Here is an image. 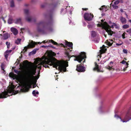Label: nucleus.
<instances>
[{
  "mask_svg": "<svg viewBox=\"0 0 131 131\" xmlns=\"http://www.w3.org/2000/svg\"><path fill=\"white\" fill-rule=\"evenodd\" d=\"M126 34V33L124 32L123 33V34L122 35V38L124 39L125 38V34Z\"/></svg>",
  "mask_w": 131,
  "mask_h": 131,
  "instance_id": "nucleus-43",
  "label": "nucleus"
},
{
  "mask_svg": "<svg viewBox=\"0 0 131 131\" xmlns=\"http://www.w3.org/2000/svg\"><path fill=\"white\" fill-rule=\"evenodd\" d=\"M95 67L94 68L93 70L95 71L97 70L98 72H100L101 67L97 64L96 62H95Z\"/></svg>",
  "mask_w": 131,
  "mask_h": 131,
  "instance_id": "nucleus-10",
  "label": "nucleus"
},
{
  "mask_svg": "<svg viewBox=\"0 0 131 131\" xmlns=\"http://www.w3.org/2000/svg\"><path fill=\"white\" fill-rule=\"evenodd\" d=\"M26 19L27 21L30 22L31 20V19L29 17H27L26 18Z\"/></svg>",
  "mask_w": 131,
  "mask_h": 131,
  "instance_id": "nucleus-27",
  "label": "nucleus"
},
{
  "mask_svg": "<svg viewBox=\"0 0 131 131\" xmlns=\"http://www.w3.org/2000/svg\"><path fill=\"white\" fill-rule=\"evenodd\" d=\"M121 63L124 64H128V63L126 61L124 60H123Z\"/></svg>",
  "mask_w": 131,
  "mask_h": 131,
  "instance_id": "nucleus-36",
  "label": "nucleus"
},
{
  "mask_svg": "<svg viewBox=\"0 0 131 131\" xmlns=\"http://www.w3.org/2000/svg\"><path fill=\"white\" fill-rule=\"evenodd\" d=\"M49 42H51L54 45H57V46H61V47H63L64 48H66V46L64 45L62 43H60V44H58V43L54 41L52 39L49 40Z\"/></svg>",
  "mask_w": 131,
  "mask_h": 131,
  "instance_id": "nucleus-9",
  "label": "nucleus"
},
{
  "mask_svg": "<svg viewBox=\"0 0 131 131\" xmlns=\"http://www.w3.org/2000/svg\"><path fill=\"white\" fill-rule=\"evenodd\" d=\"M101 21L102 22H103V19L101 20Z\"/></svg>",
  "mask_w": 131,
  "mask_h": 131,
  "instance_id": "nucleus-63",
  "label": "nucleus"
},
{
  "mask_svg": "<svg viewBox=\"0 0 131 131\" xmlns=\"http://www.w3.org/2000/svg\"><path fill=\"white\" fill-rule=\"evenodd\" d=\"M119 1L118 0H117L114 2V4L115 5H116L118 4L119 3Z\"/></svg>",
  "mask_w": 131,
  "mask_h": 131,
  "instance_id": "nucleus-39",
  "label": "nucleus"
},
{
  "mask_svg": "<svg viewBox=\"0 0 131 131\" xmlns=\"http://www.w3.org/2000/svg\"><path fill=\"white\" fill-rule=\"evenodd\" d=\"M12 51V50H7L6 51V52L5 53V54L6 53H7L9 54V53H11Z\"/></svg>",
  "mask_w": 131,
  "mask_h": 131,
  "instance_id": "nucleus-40",
  "label": "nucleus"
},
{
  "mask_svg": "<svg viewBox=\"0 0 131 131\" xmlns=\"http://www.w3.org/2000/svg\"><path fill=\"white\" fill-rule=\"evenodd\" d=\"M47 47V46H44V45H43V46H41V47L44 48H46V47Z\"/></svg>",
  "mask_w": 131,
  "mask_h": 131,
  "instance_id": "nucleus-53",
  "label": "nucleus"
},
{
  "mask_svg": "<svg viewBox=\"0 0 131 131\" xmlns=\"http://www.w3.org/2000/svg\"><path fill=\"white\" fill-rule=\"evenodd\" d=\"M107 44L109 46H110L112 45V43H111V42L108 41V40H106Z\"/></svg>",
  "mask_w": 131,
  "mask_h": 131,
  "instance_id": "nucleus-30",
  "label": "nucleus"
},
{
  "mask_svg": "<svg viewBox=\"0 0 131 131\" xmlns=\"http://www.w3.org/2000/svg\"><path fill=\"white\" fill-rule=\"evenodd\" d=\"M82 9L86 11L88 9V8H82Z\"/></svg>",
  "mask_w": 131,
  "mask_h": 131,
  "instance_id": "nucleus-51",
  "label": "nucleus"
},
{
  "mask_svg": "<svg viewBox=\"0 0 131 131\" xmlns=\"http://www.w3.org/2000/svg\"><path fill=\"white\" fill-rule=\"evenodd\" d=\"M123 42L122 41H121L120 42H119L118 43H116V45L117 46H120L123 44Z\"/></svg>",
  "mask_w": 131,
  "mask_h": 131,
  "instance_id": "nucleus-31",
  "label": "nucleus"
},
{
  "mask_svg": "<svg viewBox=\"0 0 131 131\" xmlns=\"http://www.w3.org/2000/svg\"><path fill=\"white\" fill-rule=\"evenodd\" d=\"M94 17L93 14L91 13H85L84 16V17L85 20L91 21L92 20Z\"/></svg>",
  "mask_w": 131,
  "mask_h": 131,
  "instance_id": "nucleus-8",
  "label": "nucleus"
},
{
  "mask_svg": "<svg viewBox=\"0 0 131 131\" xmlns=\"http://www.w3.org/2000/svg\"><path fill=\"white\" fill-rule=\"evenodd\" d=\"M46 4L45 3L43 4H42L41 5V8H43L45 7Z\"/></svg>",
  "mask_w": 131,
  "mask_h": 131,
  "instance_id": "nucleus-47",
  "label": "nucleus"
},
{
  "mask_svg": "<svg viewBox=\"0 0 131 131\" xmlns=\"http://www.w3.org/2000/svg\"><path fill=\"white\" fill-rule=\"evenodd\" d=\"M127 32H129V33L131 32V28H130L128 30H127Z\"/></svg>",
  "mask_w": 131,
  "mask_h": 131,
  "instance_id": "nucleus-49",
  "label": "nucleus"
},
{
  "mask_svg": "<svg viewBox=\"0 0 131 131\" xmlns=\"http://www.w3.org/2000/svg\"><path fill=\"white\" fill-rule=\"evenodd\" d=\"M41 42H38V44H41Z\"/></svg>",
  "mask_w": 131,
  "mask_h": 131,
  "instance_id": "nucleus-61",
  "label": "nucleus"
},
{
  "mask_svg": "<svg viewBox=\"0 0 131 131\" xmlns=\"http://www.w3.org/2000/svg\"><path fill=\"white\" fill-rule=\"evenodd\" d=\"M96 33L95 31H91V35L92 37H94L96 36Z\"/></svg>",
  "mask_w": 131,
  "mask_h": 131,
  "instance_id": "nucleus-19",
  "label": "nucleus"
},
{
  "mask_svg": "<svg viewBox=\"0 0 131 131\" xmlns=\"http://www.w3.org/2000/svg\"><path fill=\"white\" fill-rule=\"evenodd\" d=\"M125 14L126 16V18H128V15L126 13H125Z\"/></svg>",
  "mask_w": 131,
  "mask_h": 131,
  "instance_id": "nucleus-55",
  "label": "nucleus"
},
{
  "mask_svg": "<svg viewBox=\"0 0 131 131\" xmlns=\"http://www.w3.org/2000/svg\"><path fill=\"white\" fill-rule=\"evenodd\" d=\"M92 26L91 25H88V27L89 28H92Z\"/></svg>",
  "mask_w": 131,
  "mask_h": 131,
  "instance_id": "nucleus-46",
  "label": "nucleus"
},
{
  "mask_svg": "<svg viewBox=\"0 0 131 131\" xmlns=\"http://www.w3.org/2000/svg\"><path fill=\"white\" fill-rule=\"evenodd\" d=\"M9 55V54L7 53H5V57L6 59H7Z\"/></svg>",
  "mask_w": 131,
  "mask_h": 131,
  "instance_id": "nucleus-42",
  "label": "nucleus"
},
{
  "mask_svg": "<svg viewBox=\"0 0 131 131\" xmlns=\"http://www.w3.org/2000/svg\"><path fill=\"white\" fill-rule=\"evenodd\" d=\"M101 26L105 30L108 35L112 36L113 34L115 33L114 32L112 31L111 29V28H114L113 25L110 26L106 22H104V23H101Z\"/></svg>",
  "mask_w": 131,
  "mask_h": 131,
  "instance_id": "nucleus-6",
  "label": "nucleus"
},
{
  "mask_svg": "<svg viewBox=\"0 0 131 131\" xmlns=\"http://www.w3.org/2000/svg\"><path fill=\"white\" fill-rule=\"evenodd\" d=\"M11 31L15 35H16L18 33V31L17 29L14 27H12L10 29Z\"/></svg>",
  "mask_w": 131,
  "mask_h": 131,
  "instance_id": "nucleus-12",
  "label": "nucleus"
},
{
  "mask_svg": "<svg viewBox=\"0 0 131 131\" xmlns=\"http://www.w3.org/2000/svg\"><path fill=\"white\" fill-rule=\"evenodd\" d=\"M4 63H2L1 65V69L2 70L4 71Z\"/></svg>",
  "mask_w": 131,
  "mask_h": 131,
  "instance_id": "nucleus-33",
  "label": "nucleus"
},
{
  "mask_svg": "<svg viewBox=\"0 0 131 131\" xmlns=\"http://www.w3.org/2000/svg\"><path fill=\"white\" fill-rule=\"evenodd\" d=\"M115 117L117 118H119L121 121L123 122H126L131 119V107L128 110L127 113L125 116L124 118L122 119V117L119 116L118 115L115 114Z\"/></svg>",
  "mask_w": 131,
  "mask_h": 131,
  "instance_id": "nucleus-5",
  "label": "nucleus"
},
{
  "mask_svg": "<svg viewBox=\"0 0 131 131\" xmlns=\"http://www.w3.org/2000/svg\"><path fill=\"white\" fill-rule=\"evenodd\" d=\"M15 23L16 24H21V19L20 18H19L17 19H16V21L15 22Z\"/></svg>",
  "mask_w": 131,
  "mask_h": 131,
  "instance_id": "nucleus-18",
  "label": "nucleus"
},
{
  "mask_svg": "<svg viewBox=\"0 0 131 131\" xmlns=\"http://www.w3.org/2000/svg\"><path fill=\"white\" fill-rule=\"evenodd\" d=\"M29 90V85H28L27 86H25L24 88L23 89H21V90L23 92H28Z\"/></svg>",
  "mask_w": 131,
  "mask_h": 131,
  "instance_id": "nucleus-15",
  "label": "nucleus"
},
{
  "mask_svg": "<svg viewBox=\"0 0 131 131\" xmlns=\"http://www.w3.org/2000/svg\"><path fill=\"white\" fill-rule=\"evenodd\" d=\"M6 44L7 46V48H9L10 47V43L7 41L6 42Z\"/></svg>",
  "mask_w": 131,
  "mask_h": 131,
  "instance_id": "nucleus-28",
  "label": "nucleus"
},
{
  "mask_svg": "<svg viewBox=\"0 0 131 131\" xmlns=\"http://www.w3.org/2000/svg\"><path fill=\"white\" fill-rule=\"evenodd\" d=\"M45 41H46L45 40H44V41H43L42 42H43V43H46V42H47V41L46 42Z\"/></svg>",
  "mask_w": 131,
  "mask_h": 131,
  "instance_id": "nucleus-56",
  "label": "nucleus"
},
{
  "mask_svg": "<svg viewBox=\"0 0 131 131\" xmlns=\"http://www.w3.org/2000/svg\"><path fill=\"white\" fill-rule=\"evenodd\" d=\"M128 64H125V66L124 67V68L123 69V70H121L122 71H125L126 70V69L128 68Z\"/></svg>",
  "mask_w": 131,
  "mask_h": 131,
  "instance_id": "nucleus-20",
  "label": "nucleus"
},
{
  "mask_svg": "<svg viewBox=\"0 0 131 131\" xmlns=\"http://www.w3.org/2000/svg\"><path fill=\"white\" fill-rule=\"evenodd\" d=\"M28 62V61L27 60H25L23 61V63L25 64H27Z\"/></svg>",
  "mask_w": 131,
  "mask_h": 131,
  "instance_id": "nucleus-45",
  "label": "nucleus"
},
{
  "mask_svg": "<svg viewBox=\"0 0 131 131\" xmlns=\"http://www.w3.org/2000/svg\"><path fill=\"white\" fill-rule=\"evenodd\" d=\"M9 76L10 77L13 78L14 79L16 77V75L13 72H10L9 74Z\"/></svg>",
  "mask_w": 131,
  "mask_h": 131,
  "instance_id": "nucleus-17",
  "label": "nucleus"
},
{
  "mask_svg": "<svg viewBox=\"0 0 131 131\" xmlns=\"http://www.w3.org/2000/svg\"><path fill=\"white\" fill-rule=\"evenodd\" d=\"M120 20L121 23L123 24H125L126 23V20L125 18L121 16L120 18Z\"/></svg>",
  "mask_w": 131,
  "mask_h": 131,
  "instance_id": "nucleus-14",
  "label": "nucleus"
},
{
  "mask_svg": "<svg viewBox=\"0 0 131 131\" xmlns=\"http://www.w3.org/2000/svg\"><path fill=\"white\" fill-rule=\"evenodd\" d=\"M32 94L34 96H36V94H39V92L38 91H37L36 92L35 90H34L32 92Z\"/></svg>",
  "mask_w": 131,
  "mask_h": 131,
  "instance_id": "nucleus-26",
  "label": "nucleus"
},
{
  "mask_svg": "<svg viewBox=\"0 0 131 131\" xmlns=\"http://www.w3.org/2000/svg\"><path fill=\"white\" fill-rule=\"evenodd\" d=\"M120 11L121 12H123L124 11L122 9H121L120 10Z\"/></svg>",
  "mask_w": 131,
  "mask_h": 131,
  "instance_id": "nucleus-54",
  "label": "nucleus"
},
{
  "mask_svg": "<svg viewBox=\"0 0 131 131\" xmlns=\"http://www.w3.org/2000/svg\"><path fill=\"white\" fill-rule=\"evenodd\" d=\"M28 48V47H25L24 48V51L25 52H26L27 51V49Z\"/></svg>",
  "mask_w": 131,
  "mask_h": 131,
  "instance_id": "nucleus-41",
  "label": "nucleus"
},
{
  "mask_svg": "<svg viewBox=\"0 0 131 131\" xmlns=\"http://www.w3.org/2000/svg\"><path fill=\"white\" fill-rule=\"evenodd\" d=\"M65 45H66L69 47V48H70L71 49H72L73 48V43L72 42H68L67 41H66Z\"/></svg>",
  "mask_w": 131,
  "mask_h": 131,
  "instance_id": "nucleus-13",
  "label": "nucleus"
},
{
  "mask_svg": "<svg viewBox=\"0 0 131 131\" xmlns=\"http://www.w3.org/2000/svg\"><path fill=\"white\" fill-rule=\"evenodd\" d=\"M104 35L105 37V38H106V35L105 34Z\"/></svg>",
  "mask_w": 131,
  "mask_h": 131,
  "instance_id": "nucleus-62",
  "label": "nucleus"
},
{
  "mask_svg": "<svg viewBox=\"0 0 131 131\" xmlns=\"http://www.w3.org/2000/svg\"><path fill=\"white\" fill-rule=\"evenodd\" d=\"M36 86H33V88H34Z\"/></svg>",
  "mask_w": 131,
  "mask_h": 131,
  "instance_id": "nucleus-64",
  "label": "nucleus"
},
{
  "mask_svg": "<svg viewBox=\"0 0 131 131\" xmlns=\"http://www.w3.org/2000/svg\"><path fill=\"white\" fill-rule=\"evenodd\" d=\"M105 6L104 5L102 6L101 7L99 8L100 10H102L103 9L104 7H105Z\"/></svg>",
  "mask_w": 131,
  "mask_h": 131,
  "instance_id": "nucleus-44",
  "label": "nucleus"
},
{
  "mask_svg": "<svg viewBox=\"0 0 131 131\" xmlns=\"http://www.w3.org/2000/svg\"><path fill=\"white\" fill-rule=\"evenodd\" d=\"M112 7L115 9H117L118 8V6H117L116 5H112Z\"/></svg>",
  "mask_w": 131,
  "mask_h": 131,
  "instance_id": "nucleus-35",
  "label": "nucleus"
},
{
  "mask_svg": "<svg viewBox=\"0 0 131 131\" xmlns=\"http://www.w3.org/2000/svg\"><path fill=\"white\" fill-rule=\"evenodd\" d=\"M45 16L46 17L48 16L49 18L50 21L47 23L42 21L38 23L37 30L38 32L44 33L46 31H52L53 30L52 27V24L53 21L52 13L48 14L47 15H45Z\"/></svg>",
  "mask_w": 131,
  "mask_h": 131,
  "instance_id": "nucleus-3",
  "label": "nucleus"
},
{
  "mask_svg": "<svg viewBox=\"0 0 131 131\" xmlns=\"http://www.w3.org/2000/svg\"><path fill=\"white\" fill-rule=\"evenodd\" d=\"M123 51L125 53H127V51L126 50L124 49L123 50Z\"/></svg>",
  "mask_w": 131,
  "mask_h": 131,
  "instance_id": "nucleus-50",
  "label": "nucleus"
},
{
  "mask_svg": "<svg viewBox=\"0 0 131 131\" xmlns=\"http://www.w3.org/2000/svg\"><path fill=\"white\" fill-rule=\"evenodd\" d=\"M10 6L11 7H13L14 6V2L13 0H11L10 2Z\"/></svg>",
  "mask_w": 131,
  "mask_h": 131,
  "instance_id": "nucleus-22",
  "label": "nucleus"
},
{
  "mask_svg": "<svg viewBox=\"0 0 131 131\" xmlns=\"http://www.w3.org/2000/svg\"><path fill=\"white\" fill-rule=\"evenodd\" d=\"M24 29H25L24 28H21V30H24Z\"/></svg>",
  "mask_w": 131,
  "mask_h": 131,
  "instance_id": "nucleus-58",
  "label": "nucleus"
},
{
  "mask_svg": "<svg viewBox=\"0 0 131 131\" xmlns=\"http://www.w3.org/2000/svg\"><path fill=\"white\" fill-rule=\"evenodd\" d=\"M10 37V35L7 33L4 34L2 37V39L3 40H6L8 39Z\"/></svg>",
  "mask_w": 131,
  "mask_h": 131,
  "instance_id": "nucleus-11",
  "label": "nucleus"
},
{
  "mask_svg": "<svg viewBox=\"0 0 131 131\" xmlns=\"http://www.w3.org/2000/svg\"><path fill=\"white\" fill-rule=\"evenodd\" d=\"M41 64L45 68H50L48 65L53 66V67L56 68L58 66L59 70L61 72H65L66 71V67L65 64L61 61H57V62L50 61L46 57H45L44 60L42 61Z\"/></svg>",
  "mask_w": 131,
  "mask_h": 131,
  "instance_id": "nucleus-2",
  "label": "nucleus"
},
{
  "mask_svg": "<svg viewBox=\"0 0 131 131\" xmlns=\"http://www.w3.org/2000/svg\"><path fill=\"white\" fill-rule=\"evenodd\" d=\"M21 39H17V40L15 41V43L16 44L18 45L20 43L21 41Z\"/></svg>",
  "mask_w": 131,
  "mask_h": 131,
  "instance_id": "nucleus-24",
  "label": "nucleus"
},
{
  "mask_svg": "<svg viewBox=\"0 0 131 131\" xmlns=\"http://www.w3.org/2000/svg\"><path fill=\"white\" fill-rule=\"evenodd\" d=\"M106 50V49H101L100 50V52L101 53H104L105 52V51Z\"/></svg>",
  "mask_w": 131,
  "mask_h": 131,
  "instance_id": "nucleus-38",
  "label": "nucleus"
},
{
  "mask_svg": "<svg viewBox=\"0 0 131 131\" xmlns=\"http://www.w3.org/2000/svg\"><path fill=\"white\" fill-rule=\"evenodd\" d=\"M14 91H15L13 89H11L7 90V91H4L1 93H0V99L6 98L7 97L6 96H9V95H8L9 93L10 94H11L10 95H11L13 94H16L18 93V92H16V91H15V92H16L15 93Z\"/></svg>",
  "mask_w": 131,
  "mask_h": 131,
  "instance_id": "nucleus-7",
  "label": "nucleus"
},
{
  "mask_svg": "<svg viewBox=\"0 0 131 131\" xmlns=\"http://www.w3.org/2000/svg\"><path fill=\"white\" fill-rule=\"evenodd\" d=\"M36 52V50H33L32 51L30 52L29 53V54L30 55V54H35Z\"/></svg>",
  "mask_w": 131,
  "mask_h": 131,
  "instance_id": "nucleus-29",
  "label": "nucleus"
},
{
  "mask_svg": "<svg viewBox=\"0 0 131 131\" xmlns=\"http://www.w3.org/2000/svg\"><path fill=\"white\" fill-rule=\"evenodd\" d=\"M36 68L34 66H30L27 73V77L26 78V79L29 81L33 80L35 83H36L37 80L39 78L40 72H38V75L37 76H34V75L36 73Z\"/></svg>",
  "mask_w": 131,
  "mask_h": 131,
  "instance_id": "nucleus-4",
  "label": "nucleus"
},
{
  "mask_svg": "<svg viewBox=\"0 0 131 131\" xmlns=\"http://www.w3.org/2000/svg\"><path fill=\"white\" fill-rule=\"evenodd\" d=\"M49 54L52 57L54 56H55L56 55V54L54 53L53 52H52V53H50Z\"/></svg>",
  "mask_w": 131,
  "mask_h": 131,
  "instance_id": "nucleus-37",
  "label": "nucleus"
},
{
  "mask_svg": "<svg viewBox=\"0 0 131 131\" xmlns=\"http://www.w3.org/2000/svg\"><path fill=\"white\" fill-rule=\"evenodd\" d=\"M106 68L110 70L112 69V68L111 67H110V66H108V67H107Z\"/></svg>",
  "mask_w": 131,
  "mask_h": 131,
  "instance_id": "nucleus-48",
  "label": "nucleus"
},
{
  "mask_svg": "<svg viewBox=\"0 0 131 131\" xmlns=\"http://www.w3.org/2000/svg\"><path fill=\"white\" fill-rule=\"evenodd\" d=\"M113 25L114 26H117L116 24L115 23H113Z\"/></svg>",
  "mask_w": 131,
  "mask_h": 131,
  "instance_id": "nucleus-52",
  "label": "nucleus"
},
{
  "mask_svg": "<svg viewBox=\"0 0 131 131\" xmlns=\"http://www.w3.org/2000/svg\"><path fill=\"white\" fill-rule=\"evenodd\" d=\"M42 65V64H41V62L39 64L37 65H36V66H34L36 67V69L37 68L40 69V70L41 69V65Z\"/></svg>",
  "mask_w": 131,
  "mask_h": 131,
  "instance_id": "nucleus-21",
  "label": "nucleus"
},
{
  "mask_svg": "<svg viewBox=\"0 0 131 131\" xmlns=\"http://www.w3.org/2000/svg\"><path fill=\"white\" fill-rule=\"evenodd\" d=\"M35 42H34L32 40L28 46L30 48H34L35 46Z\"/></svg>",
  "mask_w": 131,
  "mask_h": 131,
  "instance_id": "nucleus-16",
  "label": "nucleus"
},
{
  "mask_svg": "<svg viewBox=\"0 0 131 131\" xmlns=\"http://www.w3.org/2000/svg\"><path fill=\"white\" fill-rule=\"evenodd\" d=\"M13 21V19L12 18H9L8 20V23L9 24H11L12 23Z\"/></svg>",
  "mask_w": 131,
  "mask_h": 131,
  "instance_id": "nucleus-23",
  "label": "nucleus"
},
{
  "mask_svg": "<svg viewBox=\"0 0 131 131\" xmlns=\"http://www.w3.org/2000/svg\"><path fill=\"white\" fill-rule=\"evenodd\" d=\"M129 27V26L127 24L124 25L122 26V28L124 29H127Z\"/></svg>",
  "mask_w": 131,
  "mask_h": 131,
  "instance_id": "nucleus-25",
  "label": "nucleus"
},
{
  "mask_svg": "<svg viewBox=\"0 0 131 131\" xmlns=\"http://www.w3.org/2000/svg\"><path fill=\"white\" fill-rule=\"evenodd\" d=\"M102 106H101L100 107H99V109L100 110H101L102 109Z\"/></svg>",
  "mask_w": 131,
  "mask_h": 131,
  "instance_id": "nucleus-57",
  "label": "nucleus"
},
{
  "mask_svg": "<svg viewBox=\"0 0 131 131\" xmlns=\"http://www.w3.org/2000/svg\"><path fill=\"white\" fill-rule=\"evenodd\" d=\"M24 11L26 15H28L29 13V10L28 9H25L24 10Z\"/></svg>",
  "mask_w": 131,
  "mask_h": 131,
  "instance_id": "nucleus-34",
  "label": "nucleus"
},
{
  "mask_svg": "<svg viewBox=\"0 0 131 131\" xmlns=\"http://www.w3.org/2000/svg\"><path fill=\"white\" fill-rule=\"evenodd\" d=\"M50 46L52 48H54V47L52 45H51V46Z\"/></svg>",
  "mask_w": 131,
  "mask_h": 131,
  "instance_id": "nucleus-60",
  "label": "nucleus"
},
{
  "mask_svg": "<svg viewBox=\"0 0 131 131\" xmlns=\"http://www.w3.org/2000/svg\"><path fill=\"white\" fill-rule=\"evenodd\" d=\"M67 50L65 51V53L69 59H70L71 57L74 56L75 58V60H76L79 63H81V62L83 60H84L82 64L81 63V64L77 65L76 70L78 72H84L85 71V68L83 66H82L81 65H83V63L85 62V59L86 58L85 53L84 52H81L79 55L75 56H71L69 55L68 51L70 52L72 51V50H70L69 48L67 49Z\"/></svg>",
  "mask_w": 131,
  "mask_h": 131,
  "instance_id": "nucleus-1",
  "label": "nucleus"
},
{
  "mask_svg": "<svg viewBox=\"0 0 131 131\" xmlns=\"http://www.w3.org/2000/svg\"><path fill=\"white\" fill-rule=\"evenodd\" d=\"M113 62H112V61H111L110 62V64H113Z\"/></svg>",
  "mask_w": 131,
  "mask_h": 131,
  "instance_id": "nucleus-59",
  "label": "nucleus"
},
{
  "mask_svg": "<svg viewBox=\"0 0 131 131\" xmlns=\"http://www.w3.org/2000/svg\"><path fill=\"white\" fill-rule=\"evenodd\" d=\"M14 71L16 73L18 74H19L21 73V71H18L17 70H14Z\"/></svg>",
  "mask_w": 131,
  "mask_h": 131,
  "instance_id": "nucleus-32",
  "label": "nucleus"
}]
</instances>
